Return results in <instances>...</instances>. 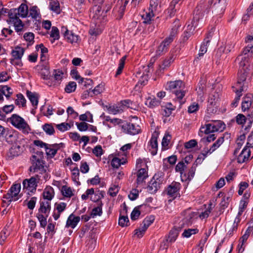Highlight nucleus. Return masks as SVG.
Here are the masks:
<instances>
[{
  "mask_svg": "<svg viewBox=\"0 0 253 253\" xmlns=\"http://www.w3.org/2000/svg\"><path fill=\"white\" fill-rule=\"evenodd\" d=\"M244 57L238 56L236 60L239 62V70L238 73V80L237 84L233 86L234 90L236 93V97L231 105L233 107H236L242 96V92L246 89L247 84L252 76L251 62L244 60Z\"/></svg>",
  "mask_w": 253,
  "mask_h": 253,
  "instance_id": "1",
  "label": "nucleus"
},
{
  "mask_svg": "<svg viewBox=\"0 0 253 253\" xmlns=\"http://www.w3.org/2000/svg\"><path fill=\"white\" fill-rule=\"evenodd\" d=\"M9 121L13 126L21 130L25 134H28L31 131L30 126L27 122L17 114L12 115L9 119Z\"/></svg>",
  "mask_w": 253,
  "mask_h": 253,
  "instance_id": "2",
  "label": "nucleus"
},
{
  "mask_svg": "<svg viewBox=\"0 0 253 253\" xmlns=\"http://www.w3.org/2000/svg\"><path fill=\"white\" fill-rule=\"evenodd\" d=\"M162 1V0H150V6L148 11H146L142 16L144 19V23H149L154 15L160 11L161 3Z\"/></svg>",
  "mask_w": 253,
  "mask_h": 253,
  "instance_id": "3",
  "label": "nucleus"
},
{
  "mask_svg": "<svg viewBox=\"0 0 253 253\" xmlns=\"http://www.w3.org/2000/svg\"><path fill=\"white\" fill-rule=\"evenodd\" d=\"M184 83L181 80L169 82L166 85V89L174 93L177 98L182 99L185 94V91L183 90Z\"/></svg>",
  "mask_w": 253,
  "mask_h": 253,
  "instance_id": "4",
  "label": "nucleus"
},
{
  "mask_svg": "<svg viewBox=\"0 0 253 253\" xmlns=\"http://www.w3.org/2000/svg\"><path fill=\"white\" fill-rule=\"evenodd\" d=\"M41 176L37 174L29 179H25L23 181V190L30 195V193L35 192L38 183L41 180Z\"/></svg>",
  "mask_w": 253,
  "mask_h": 253,
  "instance_id": "5",
  "label": "nucleus"
},
{
  "mask_svg": "<svg viewBox=\"0 0 253 253\" xmlns=\"http://www.w3.org/2000/svg\"><path fill=\"white\" fill-rule=\"evenodd\" d=\"M110 9V6H108L106 9H102V6L99 5L94 6L92 8V18L94 21L104 22L106 13Z\"/></svg>",
  "mask_w": 253,
  "mask_h": 253,
  "instance_id": "6",
  "label": "nucleus"
},
{
  "mask_svg": "<svg viewBox=\"0 0 253 253\" xmlns=\"http://www.w3.org/2000/svg\"><path fill=\"white\" fill-rule=\"evenodd\" d=\"M246 42L248 43V45L244 48L242 54L239 56L245 57L244 58V60L250 62V58L253 54V35L248 36L246 40Z\"/></svg>",
  "mask_w": 253,
  "mask_h": 253,
  "instance_id": "7",
  "label": "nucleus"
},
{
  "mask_svg": "<svg viewBox=\"0 0 253 253\" xmlns=\"http://www.w3.org/2000/svg\"><path fill=\"white\" fill-rule=\"evenodd\" d=\"M32 166L30 167V170L38 172V170L43 171L44 169L43 162L41 154L34 155L31 158Z\"/></svg>",
  "mask_w": 253,
  "mask_h": 253,
  "instance_id": "8",
  "label": "nucleus"
},
{
  "mask_svg": "<svg viewBox=\"0 0 253 253\" xmlns=\"http://www.w3.org/2000/svg\"><path fill=\"white\" fill-rule=\"evenodd\" d=\"M111 160V165L114 168H118L121 165H124L127 162L125 155H120L117 153L109 156Z\"/></svg>",
  "mask_w": 253,
  "mask_h": 253,
  "instance_id": "9",
  "label": "nucleus"
},
{
  "mask_svg": "<svg viewBox=\"0 0 253 253\" xmlns=\"http://www.w3.org/2000/svg\"><path fill=\"white\" fill-rule=\"evenodd\" d=\"M61 32L68 42L72 44L77 43L80 40L78 35L72 31L68 30L66 27H62Z\"/></svg>",
  "mask_w": 253,
  "mask_h": 253,
  "instance_id": "10",
  "label": "nucleus"
},
{
  "mask_svg": "<svg viewBox=\"0 0 253 253\" xmlns=\"http://www.w3.org/2000/svg\"><path fill=\"white\" fill-rule=\"evenodd\" d=\"M22 137V135L17 131L10 130L6 133L5 140L6 142L9 144H17L20 143L21 140L23 139Z\"/></svg>",
  "mask_w": 253,
  "mask_h": 253,
  "instance_id": "11",
  "label": "nucleus"
},
{
  "mask_svg": "<svg viewBox=\"0 0 253 253\" xmlns=\"http://www.w3.org/2000/svg\"><path fill=\"white\" fill-rule=\"evenodd\" d=\"M122 129L126 133L135 135L139 132L140 128L138 125L124 122V124L122 125Z\"/></svg>",
  "mask_w": 253,
  "mask_h": 253,
  "instance_id": "12",
  "label": "nucleus"
},
{
  "mask_svg": "<svg viewBox=\"0 0 253 253\" xmlns=\"http://www.w3.org/2000/svg\"><path fill=\"white\" fill-rule=\"evenodd\" d=\"M213 29H212L211 31H210L208 33L206 37L204 40V41L202 43L200 46L199 52L198 54V57H197L198 59L199 57L203 56V55L207 52L208 47L210 44L211 40L213 36Z\"/></svg>",
  "mask_w": 253,
  "mask_h": 253,
  "instance_id": "13",
  "label": "nucleus"
},
{
  "mask_svg": "<svg viewBox=\"0 0 253 253\" xmlns=\"http://www.w3.org/2000/svg\"><path fill=\"white\" fill-rule=\"evenodd\" d=\"M159 136L158 133L155 132L152 135V137L148 143L147 148L149 151L153 156L156 155L158 151V141L157 138Z\"/></svg>",
  "mask_w": 253,
  "mask_h": 253,
  "instance_id": "14",
  "label": "nucleus"
},
{
  "mask_svg": "<svg viewBox=\"0 0 253 253\" xmlns=\"http://www.w3.org/2000/svg\"><path fill=\"white\" fill-rule=\"evenodd\" d=\"M162 179V178H159V174H155L154 176L148 186V190L150 193H154L158 190V188L160 187V184L163 182Z\"/></svg>",
  "mask_w": 253,
  "mask_h": 253,
  "instance_id": "15",
  "label": "nucleus"
},
{
  "mask_svg": "<svg viewBox=\"0 0 253 253\" xmlns=\"http://www.w3.org/2000/svg\"><path fill=\"white\" fill-rule=\"evenodd\" d=\"M218 94L215 93L210 95L207 105V111L209 113H213L216 111V103L218 100Z\"/></svg>",
  "mask_w": 253,
  "mask_h": 253,
  "instance_id": "16",
  "label": "nucleus"
},
{
  "mask_svg": "<svg viewBox=\"0 0 253 253\" xmlns=\"http://www.w3.org/2000/svg\"><path fill=\"white\" fill-rule=\"evenodd\" d=\"M63 145L64 144L62 143L59 144L55 143L51 145L48 144L45 149L46 155L49 158L53 157L56 154L57 150L63 147Z\"/></svg>",
  "mask_w": 253,
  "mask_h": 253,
  "instance_id": "17",
  "label": "nucleus"
},
{
  "mask_svg": "<svg viewBox=\"0 0 253 253\" xmlns=\"http://www.w3.org/2000/svg\"><path fill=\"white\" fill-rule=\"evenodd\" d=\"M94 26H92L89 33L92 36H97L100 34L104 28L103 22L94 21Z\"/></svg>",
  "mask_w": 253,
  "mask_h": 253,
  "instance_id": "18",
  "label": "nucleus"
},
{
  "mask_svg": "<svg viewBox=\"0 0 253 253\" xmlns=\"http://www.w3.org/2000/svg\"><path fill=\"white\" fill-rule=\"evenodd\" d=\"M128 2V0H118V5L114 9V12L115 13H118V17L119 18H121L123 16L126 5L127 4Z\"/></svg>",
  "mask_w": 253,
  "mask_h": 253,
  "instance_id": "19",
  "label": "nucleus"
},
{
  "mask_svg": "<svg viewBox=\"0 0 253 253\" xmlns=\"http://www.w3.org/2000/svg\"><path fill=\"white\" fill-rule=\"evenodd\" d=\"M251 155V150L249 148L245 147L240 153L237 157V162L239 163H243L249 159Z\"/></svg>",
  "mask_w": 253,
  "mask_h": 253,
  "instance_id": "20",
  "label": "nucleus"
},
{
  "mask_svg": "<svg viewBox=\"0 0 253 253\" xmlns=\"http://www.w3.org/2000/svg\"><path fill=\"white\" fill-rule=\"evenodd\" d=\"M170 43V40L168 41L165 39L158 46L156 51V56L158 57L163 54L164 53L167 52L168 49V47Z\"/></svg>",
  "mask_w": 253,
  "mask_h": 253,
  "instance_id": "21",
  "label": "nucleus"
},
{
  "mask_svg": "<svg viewBox=\"0 0 253 253\" xmlns=\"http://www.w3.org/2000/svg\"><path fill=\"white\" fill-rule=\"evenodd\" d=\"M180 184L178 182H172L168 188V194L172 197H175L178 194Z\"/></svg>",
  "mask_w": 253,
  "mask_h": 253,
  "instance_id": "22",
  "label": "nucleus"
},
{
  "mask_svg": "<svg viewBox=\"0 0 253 253\" xmlns=\"http://www.w3.org/2000/svg\"><path fill=\"white\" fill-rule=\"evenodd\" d=\"M10 21L13 23L15 30L17 32L21 31L24 27V25L22 21L19 19L17 15H13L12 14L10 15Z\"/></svg>",
  "mask_w": 253,
  "mask_h": 253,
  "instance_id": "23",
  "label": "nucleus"
},
{
  "mask_svg": "<svg viewBox=\"0 0 253 253\" xmlns=\"http://www.w3.org/2000/svg\"><path fill=\"white\" fill-rule=\"evenodd\" d=\"M21 189V185L20 184H15L12 185L10 189L9 195L11 196V200L16 201L19 198L18 195Z\"/></svg>",
  "mask_w": 253,
  "mask_h": 253,
  "instance_id": "24",
  "label": "nucleus"
},
{
  "mask_svg": "<svg viewBox=\"0 0 253 253\" xmlns=\"http://www.w3.org/2000/svg\"><path fill=\"white\" fill-rule=\"evenodd\" d=\"M80 220V217L79 216H76L73 214H71L67 220L66 227L68 228L71 227L73 229L75 228Z\"/></svg>",
  "mask_w": 253,
  "mask_h": 253,
  "instance_id": "25",
  "label": "nucleus"
},
{
  "mask_svg": "<svg viewBox=\"0 0 253 253\" xmlns=\"http://www.w3.org/2000/svg\"><path fill=\"white\" fill-rule=\"evenodd\" d=\"M107 110L109 113L113 115L121 113L124 111L122 104H121L120 102L116 104L107 107Z\"/></svg>",
  "mask_w": 253,
  "mask_h": 253,
  "instance_id": "26",
  "label": "nucleus"
},
{
  "mask_svg": "<svg viewBox=\"0 0 253 253\" xmlns=\"http://www.w3.org/2000/svg\"><path fill=\"white\" fill-rule=\"evenodd\" d=\"M29 10L28 6L26 4L22 3L17 8V12L15 13L14 15L16 14L17 16L25 18L29 13ZM15 11H16V9H15Z\"/></svg>",
  "mask_w": 253,
  "mask_h": 253,
  "instance_id": "27",
  "label": "nucleus"
},
{
  "mask_svg": "<svg viewBox=\"0 0 253 253\" xmlns=\"http://www.w3.org/2000/svg\"><path fill=\"white\" fill-rule=\"evenodd\" d=\"M160 103V100L157 99L154 96H151L146 98L145 104L149 108H153L158 106Z\"/></svg>",
  "mask_w": 253,
  "mask_h": 253,
  "instance_id": "28",
  "label": "nucleus"
},
{
  "mask_svg": "<svg viewBox=\"0 0 253 253\" xmlns=\"http://www.w3.org/2000/svg\"><path fill=\"white\" fill-rule=\"evenodd\" d=\"M50 210V202L49 201L42 200L41 202L39 213L48 214Z\"/></svg>",
  "mask_w": 253,
  "mask_h": 253,
  "instance_id": "29",
  "label": "nucleus"
},
{
  "mask_svg": "<svg viewBox=\"0 0 253 253\" xmlns=\"http://www.w3.org/2000/svg\"><path fill=\"white\" fill-rule=\"evenodd\" d=\"M54 192L53 188L51 186H47L44 189L42 193L43 200L45 201H50L54 197Z\"/></svg>",
  "mask_w": 253,
  "mask_h": 253,
  "instance_id": "30",
  "label": "nucleus"
},
{
  "mask_svg": "<svg viewBox=\"0 0 253 253\" xmlns=\"http://www.w3.org/2000/svg\"><path fill=\"white\" fill-rule=\"evenodd\" d=\"M29 15L34 19L36 21L39 22L41 19L40 9L37 6H33L30 7L29 10Z\"/></svg>",
  "mask_w": 253,
  "mask_h": 253,
  "instance_id": "31",
  "label": "nucleus"
},
{
  "mask_svg": "<svg viewBox=\"0 0 253 253\" xmlns=\"http://www.w3.org/2000/svg\"><path fill=\"white\" fill-rule=\"evenodd\" d=\"M218 2L214 3L213 8L215 11V13L217 14H221L223 13L225 9V2L223 0H218Z\"/></svg>",
  "mask_w": 253,
  "mask_h": 253,
  "instance_id": "32",
  "label": "nucleus"
},
{
  "mask_svg": "<svg viewBox=\"0 0 253 253\" xmlns=\"http://www.w3.org/2000/svg\"><path fill=\"white\" fill-rule=\"evenodd\" d=\"M148 177V173L145 168L140 169L137 173V183L139 184L142 183Z\"/></svg>",
  "mask_w": 253,
  "mask_h": 253,
  "instance_id": "33",
  "label": "nucleus"
},
{
  "mask_svg": "<svg viewBox=\"0 0 253 253\" xmlns=\"http://www.w3.org/2000/svg\"><path fill=\"white\" fill-rule=\"evenodd\" d=\"M25 52L24 48L17 46L14 48L11 51L12 58L16 59H21Z\"/></svg>",
  "mask_w": 253,
  "mask_h": 253,
  "instance_id": "34",
  "label": "nucleus"
},
{
  "mask_svg": "<svg viewBox=\"0 0 253 253\" xmlns=\"http://www.w3.org/2000/svg\"><path fill=\"white\" fill-rule=\"evenodd\" d=\"M27 95L32 103L33 107L35 108H37L39 102L38 94L35 92L28 91L27 92Z\"/></svg>",
  "mask_w": 253,
  "mask_h": 253,
  "instance_id": "35",
  "label": "nucleus"
},
{
  "mask_svg": "<svg viewBox=\"0 0 253 253\" xmlns=\"http://www.w3.org/2000/svg\"><path fill=\"white\" fill-rule=\"evenodd\" d=\"M252 97V94H248L243 98L242 104V109L243 111L245 112L249 109L252 104L251 99Z\"/></svg>",
  "mask_w": 253,
  "mask_h": 253,
  "instance_id": "36",
  "label": "nucleus"
},
{
  "mask_svg": "<svg viewBox=\"0 0 253 253\" xmlns=\"http://www.w3.org/2000/svg\"><path fill=\"white\" fill-rule=\"evenodd\" d=\"M179 27V21H176L174 22V25L171 29L169 37L166 38L168 41L170 40V42L171 43L174 40L175 36L176 35L178 31V28Z\"/></svg>",
  "mask_w": 253,
  "mask_h": 253,
  "instance_id": "37",
  "label": "nucleus"
},
{
  "mask_svg": "<svg viewBox=\"0 0 253 253\" xmlns=\"http://www.w3.org/2000/svg\"><path fill=\"white\" fill-rule=\"evenodd\" d=\"M186 168L187 167L181 161L178 162L175 167V171L180 173L181 180H185V172L184 171Z\"/></svg>",
  "mask_w": 253,
  "mask_h": 253,
  "instance_id": "38",
  "label": "nucleus"
},
{
  "mask_svg": "<svg viewBox=\"0 0 253 253\" xmlns=\"http://www.w3.org/2000/svg\"><path fill=\"white\" fill-rule=\"evenodd\" d=\"M102 206L103 204L101 202L98 203L96 207H94L91 212V216L92 218H94L97 216H101L102 213Z\"/></svg>",
  "mask_w": 253,
  "mask_h": 253,
  "instance_id": "39",
  "label": "nucleus"
},
{
  "mask_svg": "<svg viewBox=\"0 0 253 253\" xmlns=\"http://www.w3.org/2000/svg\"><path fill=\"white\" fill-rule=\"evenodd\" d=\"M199 9L197 10L198 11ZM197 12L195 14V15L194 17L193 20L191 21L190 24H188L186 28L185 31H188V32L190 34H193L195 28L197 26V22L198 20L199 19V17L197 16Z\"/></svg>",
  "mask_w": 253,
  "mask_h": 253,
  "instance_id": "40",
  "label": "nucleus"
},
{
  "mask_svg": "<svg viewBox=\"0 0 253 253\" xmlns=\"http://www.w3.org/2000/svg\"><path fill=\"white\" fill-rule=\"evenodd\" d=\"M36 49L37 51L40 52L41 60L44 61L46 58L45 54L48 52L47 48L41 43L36 46Z\"/></svg>",
  "mask_w": 253,
  "mask_h": 253,
  "instance_id": "41",
  "label": "nucleus"
},
{
  "mask_svg": "<svg viewBox=\"0 0 253 253\" xmlns=\"http://www.w3.org/2000/svg\"><path fill=\"white\" fill-rule=\"evenodd\" d=\"M212 122L205 125L204 126H201L200 129L201 133L209 134L215 132L214 128L212 127Z\"/></svg>",
  "mask_w": 253,
  "mask_h": 253,
  "instance_id": "42",
  "label": "nucleus"
},
{
  "mask_svg": "<svg viewBox=\"0 0 253 253\" xmlns=\"http://www.w3.org/2000/svg\"><path fill=\"white\" fill-rule=\"evenodd\" d=\"M49 7L51 10L55 13L57 14L60 13L59 3L57 0H49Z\"/></svg>",
  "mask_w": 253,
  "mask_h": 253,
  "instance_id": "43",
  "label": "nucleus"
},
{
  "mask_svg": "<svg viewBox=\"0 0 253 253\" xmlns=\"http://www.w3.org/2000/svg\"><path fill=\"white\" fill-rule=\"evenodd\" d=\"M180 0H172L171 2L169 8V13L170 16L171 17L174 14L178 7V3Z\"/></svg>",
  "mask_w": 253,
  "mask_h": 253,
  "instance_id": "44",
  "label": "nucleus"
},
{
  "mask_svg": "<svg viewBox=\"0 0 253 253\" xmlns=\"http://www.w3.org/2000/svg\"><path fill=\"white\" fill-rule=\"evenodd\" d=\"M199 231L197 228H188L185 229L182 234V237L183 238H190L192 235L197 234Z\"/></svg>",
  "mask_w": 253,
  "mask_h": 253,
  "instance_id": "45",
  "label": "nucleus"
},
{
  "mask_svg": "<svg viewBox=\"0 0 253 253\" xmlns=\"http://www.w3.org/2000/svg\"><path fill=\"white\" fill-rule=\"evenodd\" d=\"M103 197L104 196L102 191H100L99 190L95 191L94 189H93V193L90 195V199L92 202H95L98 201Z\"/></svg>",
  "mask_w": 253,
  "mask_h": 253,
  "instance_id": "46",
  "label": "nucleus"
},
{
  "mask_svg": "<svg viewBox=\"0 0 253 253\" xmlns=\"http://www.w3.org/2000/svg\"><path fill=\"white\" fill-rule=\"evenodd\" d=\"M196 169V165L193 164L192 166L189 170L187 173H185V180H182V181H190L191 180L194 176L195 171Z\"/></svg>",
  "mask_w": 253,
  "mask_h": 253,
  "instance_id": "47",
  "label": "nucleus"
},
{
  "mask_svg": "<svg viewBox=\"0 0 253 253\" xmlns=\"http://www.w3.org/2000/svg\"><path fill=\"white\" fill-rule=\"evenodd\" d=\"M104 90V86L102 84H100L97 85L93 89L90 90H89V92L88 94L90 95V96H92L95 95H97L103 91Z\"/></svg>",
  "mask_w": 253,
  "mask_h": 253,
  "instance_id": "48",
  "label": "nucleus"
},
{
  "mask_svg": "<svg viewBox=\"0 0 253 253\" xmlns=\"http://www.w3.org/2000/svg\"><path fill=\"white\" fill-rule=\"evenodd\" d=\"M174 52V49L170 51V56L168 59H166L163 62V66H164V68L169 66L170 64L174 61L176 56Z\"/></svg>",
  "mask_w": 253,
  "mask_h": 253,
  "instance_id": "49",
  "label": "nucleus"
},
{
  "mask_svg": "<svg viewBox=\"0 0 253 253\" xmlns=\"http://www.w3.org/2000/svg\"><path fill=\"white\" fill-rule=\"evenodd\" d=\"M213 125L212 127L215 131H222L225 127V125L220 121H215L211 122Z\"/></svg>",
  "mask_w": 253,
  "mask_h": 253,
  "instance_id": "50",
  "label": "nucleus"
},
{
  "mask_svg": "<svg viewBox=\"0 0 253 253\" xmlns=\"http://www.w3.org/2000/svg\"><path fill=\"white\" fill-rule=\"evenodd\" d=\"M73 190L70 187L63 186L61 192L63 195L67 198H70L73 195Z\"/></svg>",
  "mask_w": 253,
  "mask_h": 253,
  "instance_id": "51",
  "label": "nucleus"
},
{
  "mask_svg": "<svg viewBox=\"0 0 253 253\" xmlns=\"http://www.w3.org/2000/svg\"><path fill=\"white\" fill-rule=\"evenodd\" d=\"M24 39L28 42L27 46L33 44L34 42V34L31 32H27L24 34Z\"/></svg>",
  "mask_w": 253,
  "mask_h": 253,
  "instance_id": "52",
  "label": "nucleus"
},
{
  "mask_svg": "<svg viewBox=\"0 0 253 253\" xmlns=\"http://www.w3.org/2000/svg\"><path fill=\"white\" fill-rule=\"evenodd\" d=\"M26 99L24 96L21 94H17V98L15 100V104L19 107H25L26 105Z\"/></svg>",
  "mask_w": 253,
  "mask_h": 253,
  "instance_id": "53",
  "label": "nucleus"
},
{
  "mask_svg": "<svg viewBox=\"0 0 253 253\" xmlns=\"http://www.w3.org/2000/svg\"><path fill=\"white\" fill-rule=\"evenodd\" d=\"M131 148V144L130 143H128L126 144H125V145L123 146L120 150V151L118 152L117 153L119 154L120 155H124V154L126 156V158L127 159L128 152L127 151L128 150H130Z\"/></svg>",
  "mask_w": 253,
  "mask_h": 253,
  "instance_id": "54",
  "label": "nucleus"
},
{
  "mask_svg": "<svg viewBox=\"0 0 253 253\" xmlns=\"http://www.w3.org/2000/svg\"><path fill=\"white\" fill-rule=\"evenodd\" d=\"M234 47V44H228L226 45V47H224V46H221L218 48L217 52H219L220 53L226 52L227 53L232 51Z\"/></svg>",
  "mask_w": 253,
  "mask_h": 253,
  "instance_id": "55",
  "label": "nucleus"
},
{
  "mask_svg": "<svg viewBox=\"0 0 253 253\" xmlns=\"http://www.w3.org/2000/svg\"><path fill=\"white\" fill-rule=\"evenodd\" d=\"M178 235V232L176 229H173L171 230L169 232L168 238L167 239L168 241L171 243L174 242L176 240Z\"/></svg>",
  "mask_w": 253,
  "mask_h": 253,
  "instance_id": "56",
  "label": "nucleus"
},
{
  "mask_svg": "<svg viewBox=\"0 0 253 253\" xmlns=\"http://www.w3.org/2000/svg\"><path fill=\"white\" fill-rule=\"evenodd\" d=\"M79 174L80 172L78 169H75L72 170V179L74 182L75 184L77 185H80V183L79 182Z\"/></svg>",
  "mask_w": 253,
  "mask_h": 253,
  "instance_id": "57",
  "label": "nucleus"
},
{
  "mask_svg": "<svg viewBox=\"0 0 253 253\" xmlns=\"http://www.w3.org/2000/svg\"><path fill=\"white\" fill-rule=\"evenodd\" d=\"M77 87L76 83L74 82H71L66 86L65 91L68 93L74 92Z\"/></svg>",
  "mask_w": 253,
  "mask_h": 253,
  "instance_id": "58",
  "label": "nucleus"
},
{
  "mask_svg": "<svg viewBox=\"0 0 253 253\" xmlns=\"http://www.w3.org/2000/svg\"><path fill=\"white\" fill-rule=\"evenodd\" d=\"M126 56H124L120 60L119 67L116 73V76L120 75L123 71L124 67L125 62L126 60Z\"/></svg>",
  "mask_w": 253,
  "mask_h": 253,
  "instance_id": "59",
  "label": "nucleus"
},
{
  "mask_svg": "<svg viewBox=\"0 0 253 253\" xmlns=\"http://www.w3.org/2000/svg\"><path fill=\"white\" fill-rule=\"evenodd\" d=\"M155 220L154 216L150 215L146 217L143 220L142 226L146 227L147 229L148 227L154 222Z\"/></svg>",
  "mask_w": 253,
  "mask_h": 253,
  "instance_id": "60",
  "label": "nucleus"
},
{
  "mask_svg": "<svg viewBox=\"0 0 253 253\" xmlns=\"http://www.w3.org/2000/svg\"><path fill=\"white\" fill-rule=\"evenodd\" d=\"M142 207L141 206L135 207L131 213L130 217L133 220L137 219L140 214V208Z\"/></svg>",
  "mask_w": 253,
  "mask_h": 253,
  "instance_id": "61",
  "label": "nucleus"
},
{
  "mask_svg": "<svg viewBox=\"0 0 253 253\" xmlns=\"http://www.w3.org/2000/svg\"><path fill=\"white\" fill-rule=\"evenodd\" d=\"M47 216V214L45 215L44 214L40 213H39L37 215V217L40 222L41 226L42 227H44L46 224V217Z\"/></svg>",
  "mask_w": 253,
  "mask_h": 253,
  "instance_id": "62",
  "label": "nucleus"
},
{
  "mask_svg": "<svg viewBox=\"0 0 253 253\" xmlns=\"http://www.w3.org/2000/svg\"><path fill=\"white\" fill-rule=\"evenodd\" d=\"M42 128L45 133L48 135H52L54 132V127L50 124H45L42 126Z\"/></svg>",
  "mask_w": 253,
  "mask_h": 253,
  "instance_id": "63",
  "label": "nucleus"
},
{
  "mask_svg": "<svg viewBox=\"0 0 253 253\" xmlns=\"http://www.w3.org/2000/svg\"><path fill=\"white\" fill-rule=\"evenodd\" d=\"M63 73L61 71L54 70L53 73V77L55 81L59 83L63 77Z\"/></svg>",
  "mask_w": 253,
  "mask_h": 253,
  "instance_id": "64",
  "label": "nucleus"
}]
</instances>
